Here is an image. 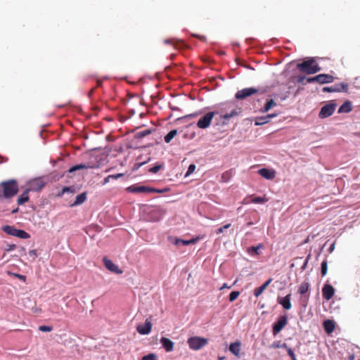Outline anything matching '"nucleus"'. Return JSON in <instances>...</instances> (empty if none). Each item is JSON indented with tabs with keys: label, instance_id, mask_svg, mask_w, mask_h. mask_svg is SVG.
I'll list each match as a JSON object with an SVG mask.
<instances>
[{
	"label": "nucleus",
	"instance_id": "4",
	"mask_svg": "<svg viewBox=\"0 0 360 360\" xmlns=\"http://www.w3.org/2000/svg\"><path fill=\"white\" fill-rule=\"evenodd\" d=\"M169 189H156L151 187L144 186H131L127 188V191L130 193H162L165 191H167Z\"/></svg>",
	"mask_w": 360,
	"mask_h": 360
},
{
	"label": "nucleus",
	"instance_id": "43",
	"mask_svg": "<svg viewBox=\"0 0 360 360\" xmlns=\"http://www.w3.org/2000/svg\"><path fill=\"white\" fill-rule=\"evenodd\" d=\"M39 330L42 332H50L52 330V327L49 326H40Z\"/></svg>",
	"mask_w": 360,
	"mask_h": 360
},
{
	"label": "nucleus",
	"instance_id": "28",
	"mask_svg": "<svg viewBox=\"0 0 360 360\" xmlns=\"http://www.w3.org/2000/svg\"><path fill=\"white\" fill-rule=\"evenodd\" d=\"M276 105V103L273 99H270V100L267 101V102L266 103V104L262 110V112H266L271 108L275 107Z\"/></svg>",
	"mask_w": 360,
	"mask_h": 360
},
{
	"label": "nucleus",
	"instance_id": "38",
	"mask_svg": "<svg viewBox=\"0 0 360 360\" xmlns=\"http://www.w3.org/2000/svg\"><path fill=\"white\" fill-rule=\"evenodd\" d=\"M197 241H198L197 238H193L191 240H182L181 239V245H189L191 244H195Z\"/></svg>",
	"mask_w": 360,
	"mask_h": 360
},
{
	"label": "nucleus",
	"instance_id": "53",
	"mask_svg": "<svg viewBox=\"0 0 360 360\" xmlns=\"http://www.w3.org/2000/svg\"><path fill=\"white\" fill-rule=\"evenodd\" d=\"M276 116V114H269L266 115V117H268V120L269 121L271 118L275 117Z\"/></svg>",
	"mask_w": 360,
	"mask_h": 360
},
{
	"label": "nucleus",
	"instance_id": "41",
	"mask_svg": "<svg viewBox=\"0 0 360 360\" xmlns=\"http://www.w3.org/2000/svg\"><path fill=\"white\" fill-rule=\"evenodd\" d=\"M161 168H162V165H155L154 167H151L150 169H149V172L151 173L155 174L158 172H159Z\"/></svg>",
	"mask_w": 360,
	"mask_h": 360
},
{
	"label": "nucleus",
	"instance_id": "15",
	"mask_svg": "<svg viewBox=\"0 0 360 360\" xmlns=\"http://www.w3.org/2000/svg\"><path fill=\"white\" fill-rule=\"evenodd\" d=\"M258 174L266 179L271 180L276 176V172L267 168H262L258 170Z\"/></svg>",
	"mask_w": 360,
	"mask_h": 360
},
{
	"label": "nucleus",
	"instance_id": "34",
	"mask_svg": "<svg viewBox=\"0 0 360 360\" xmlns=\"http://www.w3.org/2000/svg\"><path fill=\"white\" fill-rule=\"evenodd\" d=\"M239 295H240L239 291H232L229 295V300L231 302H232L234 300H236L238 297Z\"/></svg>",
	"mask_w": 360,
	"mask_h": 360
},
{
	"label": "nucleus",
	"instance_id": "54",
	"mask_svg": "<svg viewBox=\"0 0 360 360\" xmlns=\"http://www.w3.org/2000/svg\"><path fill=\"white\" fill-rule=\"evenodd\" d=\"M15 248V245H8V248L7 249L8 251H11V250H13Z\"/></svg>",
	"mask_w": 360,
	"mask_h": 360
},
{
	"label": "nucleus",
	"instance_id": "7",
	"mask_svg": "<svg viewBox=\"0 0 360 360\" xmlns=\"http://www.w3.org/2000/svg\"><path fill=\"white\" fill-rule=\"evenodd\" d=\"M45 185H46V182L41 177L35 178V179H31L30 181H29L27 182V189L29 191H39Z\"/></svg>",
	"mask_w": 360,
	"mask_h": 360
},
{
	"label": "nucleus",
	"instance_id": "18",
	"mask_svg": "<svg viewBox=\"0 0 360 360\" xmlns=\"http://www.w3.org/2000/svg\"><path fill=\"white\" fill-rule=\"evenodd\" d=\"M317 83L328 84L334 81V77L328 74H320L317 75Z\"/></svg>",
	"mask_w": 360,
	"mask_h": 360
},
{
	"label": "nucleus",
	"instance_id": "22",
	"mask_svg": "<svg viewBox=\"0 0 360 360\" xmlns=\"http://www.w3.org/2000/svg\"><path fill=\"white\" fill-rule=\"evenodd\" d=\"M323 328L326 333L330 334L335 330V323L332 320H326L323 323Z\"/></svg>",
	"mask_w": 360,
	"mask_h": 360
},
{
	"label": "nucleus",
	"instance_id": "56",
	"mask_svg": "<svg viewBox=\"0 0 360 360\" xmlns=\"http://www.w3.org/2000/svg\"><path fill=\"white\" fill-rule=\"evenodd\" d=\"M161 218V215L159 214L158 216H157L155 218H154L153 220V221H159Z\"/></svg>",
	"mask_w": 360,
	"mask_h": 360
},
{
	"label": "nucleus",
	"instance_id": "21",
	"mask_svg": "<svg viewBox=\"0 0 360 360\" xmlns=\"http://www.w3.org/2000/svg\"><path fill=\"white\" fill-rule=\"evenodd\" d=\"M98 166H96L94 165H91V164H79V165H75L72 167L70 168L69 169V172L70 173H72L76 170H79V169H94V168H97Z\"/></svg>",
	"mask_w": 360,
	"mask_h": 360
},
{
	"label": "nucleus",
	"instance_id": "33",
	"mask_svg": "<svg viewBox=\"0 0 360 360\" xmlns=\"http://www.w3.org/2000/svg\"><path fill=\"white\" fill-rule=\"evenodd\" d=\"M267 201H268V199L266 198H264V197H256V198H252V202L253 203H259V204L264 203Z\"/></svg>",
	"mask_w": 360,
	"mask_h": 360
},
{
	"label": "nucleus",
	"instance_id": "9",
	"mask_svg": "<svg viewBox=\"0 0 360 360\" xmlns=\"http://www.w3.org/2000/svg\"><path fill=\"white\" fill-rule=\"evenodd\" d=\"M217 113V112H209L207 114H205L202 117H201L198 120V122L197 123L198 127H199L200 129L207 128L210 125L214 116Z\"/></svg>",
	"mask_w": 360,
	"mask_h": 360
},
{
	"label": "nucleus",
	"instance_id": "60",
	"mask_svg": "<svg viewBox=\"0 0 360 360\" xmlns=\"http://www.w3.org/2000/svg\"><path fill=\"white\" fill-rule=\"evenodd\" d=\"M303 79H304V77H300V78L298 79V82H301Z\"/></svg>",
	"mask_w": 360,
	"mask_h": 360
},
{
	"label": "nucleus",
	"instance_id": "17",
	"mask_svg": "<svg viewBox=\"0 0 360 360\" xmlns=\"http://www.w3.org/2000/svg\"><path fill=\"white\" fill-rule=\"evenodd\" d=\"M290 299H291V295L288 294V295H287L286 296H285L283 297H279L278 299V302L280 304H281L282 307L285 309L289 310L292 307V304H291V302H290Z\"/></svg>",
	"mask_w": 360,
	"mask_h": 360
},
{
	"label": "nucleus",
	"instance_id": "8",
	"mask_svg": "<svg viewBox=\"0 0 360 360\" xmlns=\"http://www.w3.org/2000/svg\"><path fill=\"white\" fill-rule=\"evenodd\" d=\"M259 90L255 87L245 88L236 92L235 98L238 100H243L257 94Z\"/></svg>",
	"mask_w": 360,
	"mask_h": 360
},
{
	"label": "nucleus",
	"instance_id": "55",
	"mask_svg": "<svg viewBox=\"0 0 360 360\" xmlns=\"http://www.w3.org/2000/svg\"><path fill=\"white\" fill-rule=\"evenodd\" d=\"M231 286H229L226 283H224L223 285L220 288V290H223L224 288H230Z\"/></svg>",
	"mask_w": 360,
	"mask_h": 360
},
{
	"label": "nucleus",
	"instance_id": "31",
	"mask_svg": "<svg viewBox=\"0 0 360 360\" xmlns=\"http://www.w3.org/2000/svg\"><path fill=\"white\" fill-rule=\"evenodd\" d=\"M269 122L268 117L266 116L259 117L256 118L255 125H262Z\"/></svg>",
	"mask_w": 360,
	"mask_h": 360
},
{
	"label": "nucleus",
	"instance_id": "57",
	"mask_svg": "<svg viewBox=\"0 0 360 360\" xmlns=\"http://www.w3.org/2000/svg\"><path fill=\"white\" fill-rule=\"evenodd\" d=\"M101 85H102V81L97 80V86H101Z\"/></svg>",
	"mask_w": 360,
	"mask_h": 360
},
{
	"label": "nucleus",
	"instance_id": "58",
	"mask_svg": "<svg viewBox=\"0 0 360 360\" xmlns=\"http://www.w3.org/2000/svg\"><path fill=\"white\" fill-rule=\"evenodd\" d=\"M225 359V356H218V360H224Z\"/></svg>",
	"mask_w": 360,
	"mask_h": 360
},
{
	"label": "nucleus",
	"instance_id": "23",
	"mask_svg": "<svg viewBox=\"0 0 360 360\" xmlns=\"http://www.w3.org/2000/svg\"><path fill=\"white\" fill-rule=\"evenodd\" d=\"M29 192L30 191L26 188L25 191L18 197L17 200V203L18 205H23L24 203L29 201Z\"/></svg>",
	"mask_w": 360,
	"mask_h": 360
},
{
	"label": "nucleus",
	"instance_id": "16",
	"mask_svg": "<svg viewBox=\"0 0 360 360\" xmlns=\"http://www.w3.org/2000/svg\"><path fill=\"white\" fill-rule=\"evenodd\" d=\"M160 343L166 352H169L174 350V343L170 339L162 337L160 339Z\"/></svg>",
	"mask_w": 360,
	"mask_h": 360
},
{
	"label": "nucleus",
	"instance_id": "10",
	"mask_svg": "<svg viewBox=\"0 0 360 360\" xmlns=\"http://www.w3.org/2000/svg\"><path fill=\"white\" fill-rule=\"evenodd\" d=\"M347 90L348 84L344 82L335 84L331 86H326L322 89L323 92H347Z\"/></svg>",
	"mask_w": 360,
	"mask_h": 360
},
{
	"label": "nucleus",
	"instance_id": "37",
	"mask_svg": "<svg viewBox=\"0 0 360 360\" xmlns=\"http://www.w3.org/2000/svg\"><path fill=\"white\" fill-rule=\"evenodd\" d=\"M260 248H263L262 244H259L257 246H252V247H250L249 248V250H248V252H252L255 253L256 255H258L259 254L258 250L260 249Z\"/></svg>",
	"mask_w": 360,
	"mask_h": 360
},
{
	"label": "nucleus",
	"instance_id": "50",
	"mask_svg": "<svg viewBox=\"0 0 360 360\" xmlns=\"http://www.w3.org/2000/svg\"><path fill=\"white\" fill-rule=\"evenodd\" d=\"M271 281H272V278H270L262 285L264 286V288L266 289L269 285V284L271 283Z\"/></svg>",
	"mask_w": 360,
	"mask_h": 360
},
{
	"label": "nucleus",
	"instance_id": "29",
	"mask_svg": "<svg viewBox=\"0 0 360 360\" xmlns=\"http://www.w3.org/2000/svg\"><path fill=\"white\" fill-rule=\"evenodd\" d=\"M151 132H152L151 129H145L143 131H138L135 134V138L136 139H142V138L150 134Z\"/></svg>",
	"mask_w": 360,
	"mask_h": 360
},
{
	"label": "nucleus",
	"instance_id": "2",
	"mask_svg": "<svg viewBox=\"0 0 360 360\" xmlns=\"http://www.w3.org/2000/svg\"><path fill=\"white\" fill-rule=\"evenodd\" d=\"M297 68L300 71L308 75L314 74L321 70V67H319L313 58L297 64Z\"/></svg>",
	"mask_w": 360,
	"mask_h": 360
},
{
	"label": "nucleus",
	"instance_id": "30",
	"mask_svg": "<svg viewBox=\"0 0 360 360\" xmlns=\"http://www.w3.org/2000/svg\"><path fill=\"white\" fill-rule=\"evenodd\" d=\"M177 134V130H171L164 138L166 143H169L171 140Z\"/></svg>",
	"mask_w": 360,
	"mask_h": 360
},
{
	"label": "nucleus",
	"instance_id": "59",
	"mask_svg": "<svg viewBox=\"0 0 360 360\" xmlns=\"http://www.w3.org/2000/svg\"><path fill=\"white\" fill-rule=\"evenodd\" d=\"M94 89H92L89 92V96L94 93Z\"/></svg>",
	"mask_w": 360,
	"mask_h": 360
},
{
	"label": "nucleus",
	"instance_id": "6",
	"mask_svg": "<svg viewBox=\"0 0 360 360\" xmlns=\"http://www.w3.org/2000/svg\"><path fill=\"white\" fill-rule=\"evenodd\" d=\"M288 316L282 315L278 316L276 322L272 326V334L276 336L288 324Z\"/></svg>",
	"mask_w": 360,
	"mask_h": 360
},
{
	"label": "nucleus",
	"instance_id": "52",
	"mask_svg": "<svg viewBox=\"0 0 360 360\" xmlns=\"http://www.w3.org/2000/svg\"><path fill=\"white\" fill-rule=\"evenodd\" d=\"M112 176L108 175L107 177H105L103 180V184H106L110 181V179H111Z\"/></svg>",
	"mask_w": 360,
	"mask_h": 360
},
{
	"label": "nucleus",
	"instance_id": "47",
	"mask_svg": "<svg viewBox=\"0 0 360 360\" xmlns=\"http://www.w3.org/2000/svg\"><path fill=\"white\" fill-rule=\"evenodd\" d=\"M66 192L72 193V188L70 187H64L62 191L60 193H58V196L60 197Z\"/></svg>",
	"mask_w": 360,
	"mask_h": 360
},
{
	"label": "nucleus",
	"instance_id": "11",
	"mask_svg": "<svg viewBox=\"0 0 360 360\" xmlns=\"http://www.w3.org/2000/svg\"><path fill=\"white\" fill-rule=\"evenodd\" d=\"M335 106L334 103H328L323 105L319 112V117L323 119L332 115L335 112Z\"/></svg>",
	"mask_w": 360,
	"mask_h": 360
},
{
	"label": "nucleus",
	"instance_id": "20",
	"mask_svg": "<svg viewBox=\"0 0 360 360\" xmlns=\"http://www.w3.org/2000/svg\"><path fill=\"white\" fill-rule=\"evenodd\" d=\"M240 345H241V343L240 341H236L234 342L231 343V345H229V349L233 354L239 357L240 356Z\"/></svg>",
	"mask_w": 360,
	"mask_h": 360
},
{
	"label": "nucleus",
	"instance_id": "46",
	"mask_svg": "<svg viewBox=\"0 0 360 360\" xmlns=\"http://www.w3.org/2000/svg\"><path fill=\"white\" fill-rule=\"evenodd\" d=\"M195 169V165H193V164H191L189 165L188 168V170H187V172H186V176L192 174L194 170Z\"/></svg>",
	"mask_w": 360,
	"mask_h": 360
},
{
	"label": "nucleus",
	"instance_id": "49",
	"mask_svg": "<svg viewBox=\"0 0 360 360\" xmlns=\"http://www.w3.org/2000/svg\"><path fill=\"white\" fill-rule=\"evenodd\" d=\"M29 255L30 257H32L33 259H34L37 257V250H31L29 251Z\"/></svg>",
	"mask_w": 360,
	"mask_h": 360
},
{
	"label": "nucleus",
	"instance_id": "19",
	"mask_svg": "<svg viewBox=\"0 0 360 360\" xmlns=\"http://www.w3.org/2000/svg\"><path fill=\"white\" fill-rule=\"evenodd\" d=\"M164 41L167 44H172L175 49H183L185 46L183 41L176 39H167Z\"/></svg>",
	"mask_w": 360,
	"mask_h": 360
},
{
	"label": "nucleus",
	"instance_id": "51",
	"mask_svg": "<svg viewBox=\"0 0 360 360\" xmlns=\"http://www.w3.org/2000/svg\"><path fill=\"white\" fill-rule=\"evenodd\" d=\"M123 175H124L123 174H111L110 176H111V179H117L118 178L123 176Z\"/></svg>",
	"mask_w": 360,
	"mask_h": 360
},
{
	"label": "nucleus",
	"instance_id": "25",
	"mask_svg": "<svg viewBox=\"0 0 360 360\" xmlns=\"http://www.w3.org/2000/svg\"><path fill=\"white\" fill-rule=\"evenodd\" d=\"M240 112H241V109L236 108V109L231 110V112L230 113H226V114L221 115V117L224 120H229L231 117L238 115Z\"/></svg>",
	"mask_w": 360,
	"mask_h": 360
},
{
	"label": "nucleus",
	"instance_id": "1",
	"mask_svg": "<svg viewBox=\"0 0 360 360\" xmlns=\"http://www.w3.org/2000/svg\"><path fill=\"white\" fill-rule=\"evenodd\" d=\"M18 192V184L15 179L0 183V199H10Z\"/></svg>",
	"mask_w": 360,
	"mask_h": 360
},
{
	"label": "nucleus",
	"instance_id": "3",
	"mask_svg": "<svg viewBox=\"0 0 360 360\" xmlns=\"http://www.w3.org/2000/svg\"><path fill=\"white\" fill-rule=\"evenodd\" d=\"M187 342L192 350H199L207 345L208 340L205 338L194 336L189 338Z\"/></svg>",
	"mask_w": 360,
	"mask_h": 360
},
{
	"label": "nucleus",
	"instance_id": "24",
	"mask_svg": "<svg viewBox=\"0 0 360 360\" xmlns=\"http://www.w3.org/2000/svg\"><path fill=\"white\" fill-rule=\"evenodd\" d=\"M352 103L350 101H345L340 107V108L338 110V112L339 113H342V112L347 113V112H349L350 111H352Z\"/></svg>",
	"mask_w": 360,
	"mask_h": 360
},
{
	"label": "nucleus",
	"instance_id": "27",
	"mask_svg": "<svg viewBox=\"0 0 360 360\" xmlns=\"http://www.w3.org/2000/svg\"><path fill=\"white\" fill-rule=\"evenodd\" d=\"M309 288V283L307 281H304V282L302 283V284L299 287L298 292L301 295H304V293L308 292Z\"/></svg>",
	"mask_w": 360,
	"mask_h": 360
},
{
	"label": "nucleus",
	"instance_id": "62",
	"mask_svg": "<svg viewBox=\"0 0 360 360\" xmlns=\"http://www.w3.org/2000/svg\"><path fill=\"white\" fill-rule=\"evenodd\" d=\"M333 246H334V245H331V247L330 248V252L333 250Z\"/></svg>",
	"mask_w": 360,
	"mask_h": 360
},
{
	"label": "nucleus",
	"instance_id": "36",
	"mask_svg": "<svg viewBox=\"0 0 360 360\" xmlns=\"http://www.w3.org/2000/svg\"><path fill=\"white\" fill-rule=\"evenodd\" d=\"M287 345L285 343H281L280 341H276V342H274L273 344H272V347L273 348H285L286 349L287 348Z\"/></svg>",
	"mask_w": 360,
	"mask_h": 360
},
{
	"label": "nucleus",
	"instance_id": "61",
	"mask_svg": "<svg viewBox=\"0 0 360 360\" xmlns=\"http://www.w3.org/2000/svg\"><path fill=\"white\" fill-rule=\"evenodd\" d=\"M18 211V208H16L15 210H13L12 211V212H13V213H15V212H17Z\"/></svg>",
	"mask_w": 360,
	"mask_h": 360
},
{
	"label": "nucleus",
	"instance_id": "39",
	"mask_svg": "<svg viewBox=\"0 0 360 360\" xmlns=\"http://www.w3.org/2000/svg\"><path fill=\"white\" fill-rule=\"evenodd\" d=\"M8 274L10 275H12L13 276L15 277V278H19L20 280L22 281L23 282H25L26 281V276H24V275H21V274H16V273H11V272H8Z\"/></svg>",
	"mask_w": 360,
	"mask_h": 360
},
{
	"label": "nucleus",
	"instance_id": "42",
	"mask_svg": "<svg viewBox=\"0 0 360 360\" xmlns=\"http://www.w3.org/2000/svg\"><path fill=\"white\" fill-rule=\"evenodd\" d=\"M169 240L176 245H181V239L169 237Z\"/></svg>",
	"mask_w": 360,
	"mask_h": 360
},
{
	"label": "nucleus",
	"instance_id": "45",
	"mask_svg": "<svg viewBox=\"0 0 360 360\" xmlns=\"http://www.w3.org/2000/svg\"><path fill=\"white\" fill-rule=\"evenodd\" d=\"M286 350H287L288 354L290 356L292 360H294L295 359H296L295 354L291 348L287 347Z\"/></svg>",
	"mask_w": 360,
	"mask_h": 360
},
{
	"label": "nucleus",
	"instance_id": "14",
	"mask_svg": "<svg viewBox=\"0 0 360 360\" xmlns=\"http://www.w3.org/2000/svg\"><path fill=\"white\" fill-rule=\"evenodd\" d=\"M152 329V323L146 319L144 325H139L136 327V330L141 335H147L150 333Z\"/></svg>",
	"mask_w": 360,
	"mask_h": 360
},
{
	"label": "nucleus",
	"instance_id": "13",
	"mask_svg": "<svg viewBox=\"0 0 360 360\" xmlns=\"http://www.w3.org/2000/svg\"><path fill=\"white\" fill-rule=\"evenodd\" d=\"M335 294L334 288L330 284H325L322 288V296L323 299L330 300Z\"/></svg>",
	"mask_w": 360,
	"mask_h": 360
},
{
	"label": "nucleus",
	"instance_id": "26",
	"mask_svg": "<svg viewBox=\"0 0 360 360\" xmlns=\"http://www.w3.org/2000/svg\"><path fill=\"white\" fill-rule=\"evenodd\" d=\"M86 200V193L85 192L78 195L77 197H76V200L75 201L71 204V207H73V206H76V205H81L84 202H85Z\"/></svg>",
	"mask_w": 360,
	"mask_h": 360
},
{
	"label": "nucleus",
	"instance_id": "35",
	"mask_svg": "<svg viewBox=\"0 0 360 360\" xmlns=\"http://www.w3.org/2000/svg\"><path fill=\"white\" fill-rule=\"evenodd\" d=\"M266 289L264 288V286H262L261 285L260 287L259 288H257L254 290V295L256 297H258L260 295H262L263 293V292Z\"/></svg>",
	"mask_w": 360,
	"mask_h": 360
},
{
	"label": "nucleus",
	"instance_id": "44",
	"mask_svg": "<svg viewBox=\"0 0 360 360\" xmlns=\"http://www.w3.org/2000/svg\"><path fill=\"white\" fill-rule=\"evenodd\" d=\"M230 226H231V224H227L224 225V226L220 227V228H219L218 229H217V230H216V233H217V234H220V233H223V231H224V229H229Z\"/></svg>",
	"mask_w": 360,
	"mask_h": 360
},
{
	"label": "nucleus",
	"instance_id": "40",
	"mask_svg": "<svg viewBox=\"0 0 360 360\" xmlns=\"http://www.w3.org/2000/svg\"><path fill=\"white\" fill-rule=\"evenodd\" d=\"M142 360H157V356L155 354L151 353L143 356Z\"/></svg>",
	"mask_w": 360,
	"mask_h": 360
},
{
	"label": "nucleus",
	"instance_id": "32",
	"mask_svg": "<svg viewBox=\"0 0 360 360\" xmlns=\"http://www.w3.org/2000/svg\"><path fill=\"white\" fill-rule=\"evenodd\" d=\"M328 271V263L326 260H323L321 263V273L322 276H325Z\"/></svg>",
	"mask_w": 360,
	"mask_h": 360
},
{
	"label": "nucleus",
	"instance_id": "48",
	"mask_svg": "<svg viewBox=\"0 0 360 360\" xmlns=\"http://www.w3.org/2000/svg\"><path fill=\"white\" fill-rule=\"evenodd\" d=\"M317 75L313 77H309L307 79V82L308 83H315L317 82Z\"/></svg>",
	"mask_w": 360,
	"mask_h": 360
},
{
	"label": "nucleus",
	"instance_id": "12",
	"mask_svg": "<svg viewBox=\"0 0 360 360\" xmlns=\"http://www.w3.org/2000/svg\"><path fill=\"white\" fill-rule=\"evenodd\" d=\"M103 262L105 268L109 271L117 274H122L123 271L120 270L118 268V266L115 264H114L110 259H108L107 257H104L103 259Z\"/></svg>",
	"mask_w": 360,
	"mask_h": 360
},
{
	"label": "nucleus",
	"instance_id": "5",
	"mask_svg": "<svg viewBox=\"0 0 360 360\" xmlns=\"http://www.w3.org/2000/svg\"><path fill=\"white\" fill-rule=\"evenodd\" d=\"M2 230L7 234L18 237L19 238L27 239L30 237V234L26 231L21 229H17L12 226H4L2 227Z\"/></svg>",
	"mask_w": 360,
	"mask_h": 360
}]
</instances>
